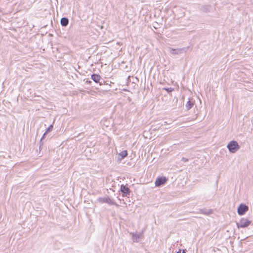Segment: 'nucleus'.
I'll list each match as a JSON object with an SVG mask.
<instances>
[{"mask_svg":"<svg viewBox=\"0 0 253 253\" xmlns=\"http://www.w3.org/2000/svg\"><path fill=\"white\" fill-rule=\"evenodd\" d=\"M230 152L234 153L240 149V146L238 143L234 140H232L229 142L227 146Z\"/></svg>","mask_w":253,"mask_h":253,"instance_id":"1","label":"nucleus"},{"mask_svg":"<svg viewBox=\"0 0 253 253\" xmlns=\"http://www.w3.org/2000/svg\"><path fill=\"white\" fill-rule=\"evenodd\" d=\"M251 223V221L246 218H242L239 222L236 223L238 228H246L249 226Z\"/></svg>","mask_w":253,"mask_h":253,"instance_id":"2","label":"nucleus"},{"mask_svg":"<svg viewBox=\"0 0 253 253\" xmlns=\"http://www.w3.org/2000/svg\"><path fill=\"white\" fill-rule=\"evenodd\" d=\"M97 201L101 203H107L110 205H115L118 206V205L115 203L113 199H111L109 197H99L97 199Z\"/></svg>","mask_w":253,"mask_h":253,"instance_id":"3","label":"nucleus"},{"mask_svg":"<svg viewBox=\"0 0 253 253\" xmlns=\"http://www.w3.org/2000/svg\"><path fill=\"white\" fill-rule=\"evenodd\" d=\"M188 49V47L176 49L169 48V51L172 54L178 55L184 52H186L187 51Z\"/></svg>","mask_w":253,"mask_h":253,"instance_id":"4","label":"nucleus"},{"mask_svg":"<svg viewBox=\"0 0 253 253\" xmlns=\"http://www.w3.org/2000/svg\"><path fill=\"white\" fill-rule=\"evenodd\" d=\"M249 210V207L245 204H241L238 208L237 212L239 215H243Z\"/></svg>","mask_w":253,"mask_h":253,"instance_id":"5","label":"nucleus"},{"mask_svg":"<svg viewBox=\"0 0 253 253\" xmlns=\"http://www.w3.org/2000/svg\"><path fill=\"white\" fill-rule=\"evenodd\" d=\"M167 181V178L165 176L158 177L155 180V185L157 187L164 184Z\"/></svg>","mask_w":253,"mask_h":253,"instance_id":"6","label":"nucleus"},{"mask_svg":"<svg viewBox=\"0 0 253 253\" xmlns=\"http://www.w3.org/2000/svg\"><path fill=\"white\" fill-rule=\"evenodd\" d=\"M120 191L122 193L123 196L126 197L129 195L130 190L126 185H122L121 186Z\"/></svg>","mask_w":253,"mask_h":253,"instance_id":"7","label":"nucleus"},{"mask_svg":"<svg viewBox=\"0 0 253 253\" xmlns=\"http://www.w3.org/2000/svg\"><path fill=\"white\" fill-rule=\"evenodd\" d=\"M53 125H50L47 128V129H46V130L45 131V132L43 133L42 138L41 139V140H40V148L41 147V145L42 144H43V141H44V138H45V137L46 136V135L49 133V132H50L53 129Z\"/></svg>","mask_w":253,"mask_h":253,"instance_id":"8","label":"nucleus"},{"mask_svg":"<svg viewBox=\"0 0 253 253\" xmlns=\"http://www.w3.org/2000/svg\"><path fill=\"white\" fill-rule=\"evenodd\" d=\"M91 79L96 83H99L101 77L99 75L93 74L91 76Z\"/></svg>","mask_w":253,"mask_h":253,"instance_id":"9","label":"nucleus"},{"mask_svg":"<svg viewBox=\"0 0 253 253\" xmlns=\"http://www.w3.org/2000/svg\"><path fill=\"white\" fill-rule=\"evenodd\" d=\"M60 23L62 26H67L69 23V20L66 17H63L61 19Z\"/></svg>","mask_w":253,"mask_h":253,"instance_id":"10","label":"nucleus"},{"mask_svg":"<svg viewBox=\"0 0 253 253\" xmlns=\"http://www.w3.org/2000/svg\"><path fill=\"white\" fill-rule=\"evenodd\" d=\"M194 104V103L193 102L191 101L190 100H189L185 104V107L187 110H189L193 107Z\"/></svg>","mask_w":253,"mask_h":253,"instance_id":"11","label":"nucleus"},{"mask_svg":"<svg viewBox=\"0 0 253 253\" xmlns=\"http://www.w3.org/2000/svg\"><path fill=\"white\" fill-rule=\"evenodd\" d=\"M127 155V151L124 150L119 153V156L121 157V159L125 158Z\"/></svg>","mask_w":253,"mask_h":253,"instance_id":"12","label":"nucleus"},{"mask_svg":"<svg viewBox=\"0 0 253 253\" xmlns=\"http://www.w3.org/2000/svg\"><path fill=\"white\" fill-rule=\"evenodd\" d=\"M164 89L166 90L168 92H171L174 90V88L172 87L164 88Z\"/></svg>","mask_w":253,"mask_h":253,"instance_id":"13","label":"nucleus"},{"mask_svg":"<svg viewBox=\"0 0 253 253\" xmlns=\"http://www.w3.org/2000/svg\"><path fill=\"white\" fill-rule=\"evenodd\" d=\"M181 161H182V162H184V163H186V162H188V159H187V158H185L183 157V158H182V159H181Z\"/></svg>","mask_w":253,"mask_h":253,"instance_id":"14","label":"nucleus"},{"mask_svg":"<svg viewBox=\"0 0 253 253\" xmlns=\"http://www.w3.org/2000/svg\"><path fill=\"white\" fill-rule=\"evenodd\" d=\"M176 253H186V252L185 250L181 251V250H179V251Z\"/></svg>","mask_w":253,"mask_h":253,"instance_id":"15","label":"nucleus"},{"mask_svg":"<svg viewBox=\"0 0 253 253\" xmlns=\"http://www.w3.org/2000/svg\"><path fill=\"white\" fill-rule=\"evenodd\" d=\"M135 237L139 238V235H136V234H133V238H134Z\"/></svg>","mask_w":253,"mask_h":253,"instance_id":"16","label":"nucleus"},{"mask_svg":"<svg viewBox=\"0 0 253 253\" xmlns=\"http://www.w3.org/2000/svg\"><path fill=\"white\" fill-rule=\"evenodd\" d=\"M88 82V83H89V84L91 83V81H88V82Z\"/></svg>","mask_w":253,"mask_h":253,"instance_id":"17","label":"nucleus"}]
</instances>
